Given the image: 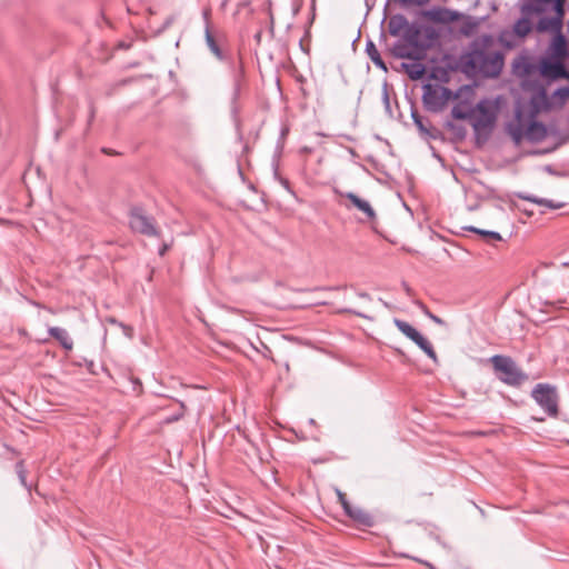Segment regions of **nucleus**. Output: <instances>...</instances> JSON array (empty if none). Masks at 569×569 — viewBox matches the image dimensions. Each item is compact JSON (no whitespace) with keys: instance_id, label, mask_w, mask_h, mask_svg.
Wrapping results in <instances>:
<instances>
[{"instance_id":"f257e3e1","label":"nucleus","mask_w":569,"mask_h":569,"mask_svg":"<svg viewBox=\"0 0 569 569\" xmlns=\"http://www.w3.org/2000/svg\"><path fill=\"white\" fill-rule=\"evenodd\" d=\"M492 42L490 36H483L481 38L480 47L479 41H475L472 49L467 54L466 64L473 71L481 73L486 77H497L503 64L502 54L498 51H492L486 48V44Z\"/></svg>"},{"instance_id":"f03ea898","label":"nucleus","mask_w":569,"mask_h":569,"mask_svg":"<svg viewBox=\"0 0 569 569\" xmlns=\"http://www.w3.org/2000/svg\"><path fill=\"white\" fill-rule=\"evenodd\" d=\"M497 120L496 111L487 101L477 103L476 109L471 111V126L478 143L485 142L491 134Z\"/></svg>"},{"instance_id":"7ed1b4c3","label":"nucleus","mask_w":569,"mask_h":569,"mask_svg":"<svg viewBox=\"0 0 569 569\" xmlns=\"http://www.w3.org/2000/svg\"><path fill=\"white\" fill-rule=\"evenodd\" d=\"M490 362L499 380L508 386L519 387L528 380L527 373L510 357L496 355Z\"/></svg>"},{"instance_id":"20e7f679","label":"nucleus","mask_w":569,"mask_h":569,"mask_svg":"<svg viewBox=\"0 0 569 569\" xmlns=\"http://www.w3.org/2000/svg\"><path fill=\"white\" fill-rule=\"evenodd\" d=\"M403 38L425 58L426 51L436 44L439 33L431 26L411 24V27L403 32Z\"/></svg>"},{"instance_id":"39448f33","label":"nucleus","mask_w":569,"mask_h":569,"mask_svg":"<svg viewBox=\"0 0 569 569\" xmlns=\"http://www.w3.org/2000/svg\"><path fill=\"white\" fill-rule=\"evenodd\" d=\"M531 397L550 417L558 415L559 396L557 388L548 383H538L531 391Z\"/></svg>"},{"instance_id":"423d86ee","label":"nucleus","mask_w":569,"mask_h":569,"mask_svg":"<svg viewBox=\"0 0 569 569\" xmlns=\"http://www.w3.org/2000/svg\"><path fill=\"white\" fill-rule=\"evenodd\" d=\"M567 0H552L548 7V13L536 21L539 32L560 31L563 24L565 3Z\"/></svg>"},{"instance_id":"0eeeda50","label":"nucleus","mask_w":569,"mask_h":569,"mask_svg":"<svg viewBox=\"0 0 569 569\" xmlns=\"http://www.w3.org/2000/svg\"><path fill=\"white\" fill-rule=\"evenodd\" d=\"M129 223L133 231L144 236L157 237L159 234L153 219L144 214L143 210L140 208H133L130 211Z\"/></svg>"},{"instance_id":"6e6552de","label":"nucleus","mask_w":569,"mask_h":569,"mask_svg":"<svg viewBox=\"0 0 569 569\" xmlns=\"http://www.w3.org/2000/svg\"><path fill=\"white\" fill-rule=\"evenodd\" d=\"M448 93L447 88L427 83L423 86L422 102L428 110L437 112L443 107Z\"/></svg>"},{"instance_id":"1a4fd4ad","label":"nucleus","mask_w":569,"mask_h":569,"mask_svg":"<svg viewBox=\"0 0 569 569\" xmlns=\"http://www.w3.org/2000/svg\"><path fill=\"white\" fill-rule=\"evenodd\" d=\"M520 12L521 17L513 24V32L521 38L526 37L532 30L535 18H537L538 21L541 17L546 16L543 11L526 10V0L521 2Z\"/></svg>"},{"instance_id":"9d476101","label":"nucleus","mask_w":569,"mask_h":569,"mask_svg":"<svg viewBox=\"0 0 569 569\" xmlns=\"http://www.w3.org/2000/svg\"><path fill=\"white\" fill-rule=\"evenodd\" d=\"M204 40L210 52L219 60L227 61L228 54L223 50L224 34L218 31H212L211 28L204 29Z\"/></svg>"},{"instance_id":"9b49d317","label":"nucleus","mask_w":569,"mask_h":569,"mask_svg":"<svg viewBox=\"0 0 569 569\" xmlns=\"http://www.w3.org/2000/svg\"><path fill=\"white\" fill-rule=\"evenodd\" d=\"M391 53L396 58L400 59H410V60H421L423 57L418 52V50L405 38L396 41L391 47Z\"/></svg>"},{"instance_id":"f8f14e48","label":"nucleus","mask_w":569,"mask_h":569,"mask_svg":"<svg viewBox=\"0 0 569 569\" xmlns=\"http://www.w3.org/2000/svg\"><path fill=\"white\" fill-rule=\"evenodd\" d=\"M541 73L552 79L569 77L565 64L561 61H543Z\"/></svg>"},{"instance_id":"ddd939ff","label":"nucleus","mask_w":569,"mask_h":569,"mask_svg":"<svg viewBox=\"0 0 569 569\" xmlns=\"http://www.w3.org/2000/svg\"><path fill=\"white\" fill-rule=\"evenodd\" d=\"M410 27L411 24H409L407 18L402 14L392 16L388 22L389 33L393 37L401 36L403 38V32Z\"/></svg>"},{"instance_id":"4468645a","label":"nucleus","mask_w":569,"mask_h":569,"mask_svg":"<svg viewBox=\"0 0 569 569\" xmlns=\"http://www.w3.org/2000/svg\"><path fill=\"white\" fill-rule=\"evenodd\" d=\"M48 332L60 343L63 349L68 351L72 350L73 341L66 329L60 327H50Z\"/></svg>"},{"instance_id":"2eb2a0df","label":"nucleus","mask_w":569,"mask_h":569,"mask_svg":"<svg viewBox=\"0 0 569 569\" xmlns=\"http://www.w3.org/2000/svg\"><path fill=\"white\" fill-rule=\"evenodd\" d=\"M401 68L411 80H419L426 73V67L419 60L402 62Z\"/></svg>"},{"instance_id":"dca6fc26","label":"nucleus","mask_w":569,"mask_h":569,"mask_svg":"<svg viewBox=\"0 0 569 569\" xmlns=\"http://www.w3.org/2000/svg\"><path fill=\"white\" fill-rule=\"evenodd\" d=\"M547 129L541 122L532 121L526 129V138L530 141L538 142L545 139Z\"/></svg>"},{"instance_id":"f3484780","label":"nucleus","mask_w":569,"mask_h":569,"mask_svg":"<svg viewBox=\"0 0 569 569\" xmlns=\"http://www.w3.org/2000/svg\"><path fill=\"white\" fill-rule=\"evenodd\" d=\"M345 197L348 198L356 208L366 213L368 218H373L376 216L375 210L368 201L359 198L352 192H347Z\"/></svg>"},{"instance_id":"a211bd4d","label":"nucleus","mask_w":569,"mask_h":569,"mask_svg":"<svg viewBox=\"0 0 569 569\" xmlns=\"http://www.w3.org/2000/svg\"><path fill=\"white\" fill-rule=\"evenodd\" d=\"M351 519L363 525V526H371L372 525V518L369 513L363 511L362 509L358 507H346L345 511Z\"/></svg>"},{"instance_id":"6ab92c4d","label":"nucleus","mask_w":569,"mask_h":569,"mask_svg":"<svg viewBox=\"0 0 569 569\" xmlns=\"http://www.w3.org/2000/svg\"><path fill=\"white\" fill-rule=\"evenodd\" d=\"M366 52H367L368 57L370 58V60L375 63V66H377L378 68H380L383 71H387V66H386L385 61L382 60L376 44L371 40H368L366 43Z\"/></svg>"},{"instance_id":"aec40b11","label":"nucleus","mask_w":569,"mask_h":569,"mask_svg":"<svg viewBox=\"0 0 569 569\" xmlns=\"http://www.w3.org/2000/svg\"><path fill=\"white\" fill-rule=\"evenodd\" d=\"M552 32L556 33V36H555V38L552 40V51H553V54L559 57V58H563L567 54L566 39L561 34V30L560 31H552Z\"/></svg>"},{"instance_id":"412c9836","label":"nucleus","mask_w":569,"mask_h":569,"mask_svg":"<svg viewBox=\"0 0 569 569\" xmlns=\"http://www.w3.org/2000/svg\"><path fill=\"white\" fill-rule=\"evenodd\" d=\"M430 359H432L435 362L437 361V355L432 347V345L429 342L428 339H426L420 332L415 339L412 340Z\"/></svg>"},{"instance_id":"4be33fe9","label":"nucleus","mask_w":569,"mask_h":569,"mask_svg":"<svg viewBox=\"0 0 569 569\" xmlns=\"http://www.w3.org/2000/svg\"><path fill=\"white\" fill-rule=\"evenodd\" d=\"M508 133L517 144H519L526 137V130L520 121L509 123Z\"/></svg>"},{"instance_id":"5701e85b","label":"nucleus","mask_w":569,"mask_h":569,"mask_svg":"<svg viewBox=\"0 0 569 569\" xmlns=\"http://www.w3.org/2000/svg\"><path fill=\"white\" fill-rule=\"evenodd\" d=\"M393 323L398 328V330L401 333H403L407 338H409L410 340H413L415 337H417L419 335V331L416 328H413L410 323H408L403 320L396 318L393 320Z\"/></svg>"},{"instance_id":"b1692460","label":"nucleus","mask_w":569,"mask_h":569,"mask_svg":"<svg viewBox=\"0 0 569 569\" xmlns=\"http://www.w3.org/2000/svg\"><path fill=\"white\" fill-rule=\"evenodd\" d=\"M518 197L523 200H527V201H530V202H533V203H537L540 206H546L551 209H559L562 207V203H555L551 200L543 199V198H537L535 196H525V194L519 193Z\"/></svg>"},{"instance_id":"393cba45","label":"nucleus","mask_w":569,"mask_h":569,"mask_svg":"<svg viewBox=\"0 0 569 569\" xmlns=\"http://www.w3.org/2000/svg\"><path fill=\"white\" fill-rule=\"evenodd\" d=\"M552 0H526V10L543 11L548 13V7Z\"/></svg>"},{"instance_id":"a878e982","label":"nucleus","mask_w":569,"mask_h":569,"mask_svg":"<svg viewBox=\"0 0 569 569\" xmlns=\"http://www.w3.org/2000/svg\"><path fill=\"white\" fill-rule=\"evenodd\" d=\"M411 118L421 133L429 134L430 121L428 119L423 118L415 110L411 112Z\"/></svg>"},{"instance_id":"bb28decb","label":"nucleus","mask_w":569,"mask_h":569,"mask_svg":"<svg viewBox=\"0 0 569 569\" xmlns=\"http://www.w3.org/2000/svg\"><path fill=\"white\" fill-rule=\"evenodd\" d=\"M470 231L472 232H476V233H479L480 236H482L488 242H491V241H500L502 238L500 236V233L496 232V231H488V230H482V229H478V228H475V227H470L469 228Z\"/></svg>"},{"instance_id":"cd10ccee","label":"nucleus","mask_w":569,"mask_h":569,"mask_svg":"<svg viewBox=\"0 0 569 569\" xmlns=\"http://www.w3.org/2000/svg\"><path fill=\"white\" fill-rule=\"evenodd\" d=\"M531 102L536 109H539L540 104H543L546 108H548L549 103L546 91L541 89L536 96L532 97Z\"/></svg>"},{"instance_id":"c85d7f7f","label":"nucleus","mask_w":569,"mask_h":569,"mask_svg":"<svg viewBox=\"0 0 569 569\" xmlns=\"http://www.w3.org/2000/svg\"><path fill=\"white\" fill-rule=\"evenodd\" d=\"M419 308L422 310V312L430 319L432 320L435 323L439 325V326H443L445 325V321L439 318L438 316L433 315L422 302H419L418 303Z\"/></svg>"},{"instance_id":"c756f323","label":"nucleus","mask_w":569,"mask_h":569,"mask_svg":"<svg viewBox=\"0 0 569 569\" xmlns=\"http://www.w3.org/2000/svg\"><path fill=\"white\" fill-rule=\"evenodd\" d=\"M451 114L453 118L459 119V120H466V119L471 120V111L470 112L463 111L458 107L452 108Z\"/></svg>"},{"instance_id":"7c9ffc66","label":"nucleus","mask_w":569,"mask_h":569,"mask_svg":"<svg viewBox=\"0 0 569 569\" xmlns=\"http://www.w3.org/2000/svg\"><path fill=\"white\" fill-rule=\"evenodd\" d=\"M478 27V23L472 20H468L462 27L461 32L466 36H471L475 29Z\"/></svg>"},{"instance_id":"2f4dec72","label":"nucleus","mask_w":569,"mask_h":569,"mask_svg":"<svg viewBox=\"0 0 569 569\" xmlns=\"http://www.w3.org/2000/svg\"><path fill=\"white\" fill-rule=\"evenodd\" d=\"M553 96L558 97L561 103H565V101L569 98V88L560 87L553 92Z\"/></svg>"},{"instance_id":"473e14b6","label":"nucleus","mask_w":569,"mask_h":569,"mask_svg":"<svg viewBox=\"0 0 569 569\" xmlns=\"http://www.w3.org/2000/svg\"><path fill=\"white\" fill-rule=\"evenodd\" d=\"M180 411L171 417H168L166 418V422L167 423H171V422H174L177 420H179L182 416H183V411H184V405L182 402H180Z\"/></svg>"},{"instance_id":"72a5a7b5","label":"nucleus","mask_w":569,"mask_h":569,"mask_svg":"<svg viewBox=\"0 0 569 569\" xmlns=\"http://www.w3.org/2000/svg\"><path fill=\"white\" fill-rule=\"evenodd\" d=\"M18 477L23 486H26V471L23 468V463L20 461L16 466Z\"/></svg>"},{"instance_id":"f704fd0d","label":"nucleus","mask_w":569,"mask_h":569,"mask_svg":"<svg viewBox=\"0 0 569 569\" xmlns=\"http://www.w3.org/2000/svg\"><path fill=\"white\" fill-rule=\"evenodd\" d=\"M210 16H211V10H210V8H206V9H203V11H202V18H203V21H204V29H206V28H211V24H210Z\"/></svg>"},{"instance_id":"c9c22d12","label":"nucleus","mask_w":569,"mask_h":569,"mask_svg":"<svg viewBox=\"0 0 569 569\" xmlns=\"http://www.w3.org/2000/svg\"><path fill=\"white\" fill-rule=\"evenodd\" d=\"M338 498H339V501H340L341 506L343 507L345 511H346V507H351V505L348 502L345 493L338 491Z\"/></svg>"},{"instance_id":"e433bc0d","label":"nucleus","mask_w":569,"mask_h":569,"mask_svg":"<svg viewBox=\"0 0 569 569\" xmlns=\"http://www.w3.org/2000/svg\"><path fill=\"white\" fill-rule=\"evenodd\" d=\"M239 90H240V81L239 79L237 78L234 80V89H233V98L236 99L239 94Z\"/></svg>"},{"instance_id":"4c0bfd02","label":"nucleus","mask_w":569,"mask_h":569,"mask_svg":"<svg viewBox=\"0 0 569 569\" xmlns=\"http://www.w3.org/2000/svg\"><path fill=\"white\" fill-rule=\"evenodd\" d=\"M401 1L406 2V3L423 4V3L428 2L429 0H401Z\"/></svg>"},{"instance_id":"58836bf2","label":"nucleus","mask_w":569,"mask_h":569,"mask_svg":"<svg viewBox=\"0 0 569 569\" xmlns=\"http://www.w3.org/2000/svg\"><path fill=\"white\" fill-rule=\"evenodd\" d=\"M343 311H345V312L353 313V315H356V316H358V317H361V318H367V316H366V315H363V313H361V312H359V311H355V310H351V309H345Z\"/></svg>"},{"instance_id":"ea45409f","label":"nucleus","mask_w":569,"mask_h":569,"mask_svg":"<svg viewBox=\"0 0 569 569\" xmlns=\"http://www.w3.org/2000/svg\"><path fill=\"white\" fill-rule=\"evenodd\" d=\"M123 329H124V332L128 337H131V332H132V329L130 327H127V326H122Z\"/></svg>"},{"instance_id":"a19ab883","label":"nucleus","mask_w":569,"mask_h":569,"mask_svg":"<svg viewBox=\"0 0 569 569\" xmlns=\"http://www.w3.org/2000/svg\"><path fill=\"white\" fill-rule=\"evenodd\" d=\"M168 250V246L167 244H163L162 248H160L159 250V254L160 256H163L166 253V251Z\"/></svg>"},{"instance_id":"79ce46f5","label":"nucleus","mask_w":569,"mask_h":569,"mask_svg":"<svg viewBox=\"0 0 569 569\" xmlns=\"http://www.w3.org/2000/svg\"><path fill=\"white\" fill-rule=\"evenodd\" d=\"M403 288H405V291H406L408 295H410L411 289H410V287H409L406 282H403Z\"/></svg>"},{"instance_id":"37998d69","label":"nucleus","mask_w":569,"mask_h":569,"mask_svg":"<svg viewBox=\"0 0 569 569\" xmlns=\"http://www.w3.org/2000/svg\"><path fill=\"white\" fill-rule=\"evenodd\" d=\"M358 296L361 297V298H366V299L370 298L369 295L366 293V292H360Z\"/></svg>"}]
</instances>
